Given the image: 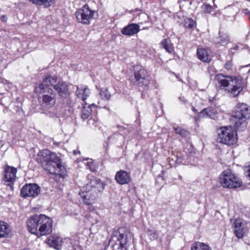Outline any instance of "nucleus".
I'll return each instance as SVG.
<instances>
[{
  "mask_svg": "<svg viewBox=\"0 0 250 250\" xmlns=\"http://www.w3.org/2000/svg\"><path fill=\"white\" fill-rule=\"evenodd\" d=\"M250 116V108L244 103H239L236 105V110L232 115V121L236 129L241 130L246 127L247 119Z\"/></svg>",
  "mask_w": 250,
  "mask_h": 250,
  "instance_id": "5",
  "label": "nucleus"
},
{
  "mask_svg": "<svg viewBox=\"0 0 250 250\" xmlns=\"http://www.w3.org/2000/svg\"><path fill=\"white\" fill-rule=\"evenodd\" d=\"M52 87L58 92L62 98H67L70 95L67 84L56 76H48V105L50 107L56 103V95Z\"/></svg>",
  "mask_w": 250,
  "mask_h": 250,
  "instance_id": "1",
  "label": "nucleus"
},
{
  "mask_svg": "<svg viewBox=\"0 0 250 250\" xmlns=\"http://www.w3.org/2000/svg\"><path fill=\"white\" fill-rule=\"evenodd\" d=\"M85 160H89V158H86Z\"/></svg>",
  "mask_w": 250,
  "mask_h": 250,
  "instance_id": "51",
  "label": "nucleus"
},
{
  "mask_svg": "<svg viewBox=\"0 0 250 250\" xmlns=\"http://www.w3.org/2000/svg\"><path fill=\"white\" fill-rule=\"evenodd\" d=\"M17 168L6 165L3 167L2 182L7 186L12 185L16 180Z\"/></svg>",
  "mask_w": 250,
  "mask_h": 250,
  "instance_id": "12",
  "label": "nucleus"
},
{
  "mask_svg": "<svg viewBox=\"0 0 250 250\" xmlns=\"http://www.w3.org/2000/svg\"><path fill=\"white\" fill-rule=\"evenodd\" d=\"M117 127H121L122 126H120V125H118V126H117Z\"/></svg>",
  "mask_w": 250,
  "mask_h": 250,
  "instance_id": "50",
  "label": "nucleus"
},
{
  "mask_svg": "<svg viewBox=\"0 0 250 250\" xmlns=\"http://www.w3.org/2000/svg\"><path fill=\"white\" fill-rule=\"evenodd\" d=\"M173 157H174V158L169 157L167 159L168 162L170 166V167H172V165L173 164L171 163V161H174V162L177 164H183V161L184 160V158L182 156H178L177 155H174L173 154Z\"/></svg>",
  "mask_w": 250,
  "mask_h": 250,
  "instance_id": "28",
  "label": "nucleus"
},
{
  "mask_svg": "<svg viewBox=\"0 0 250 250\" xmlns=\"http://www.w3.org/2000/svg\"><path fill=\"white\" fill-rule=\"evenodd\" d=\"M192 110L194 112H197V110L194 107H192Z\"/></svg>",
  "mask_w": 250,
  "mask_h": 250,
  "instance_id": "46",
  "label": "nucleus"
},
{
  "mask_svg": "<svg viewBox=\"0 0 250 250\" xmlns=\"http://www.w3.org/2000/svg\"><path fill=\"white\" fill-rule=\"evenodd\" d=\"M232 67V63L230 62H227L225 64V68L227 70H230Z\"/></svg>",
  "mask_w": 250,
  "mask_h": 250,
  "instance_id": "37",
  "label": "nucleus"
},
{
  "mask_svg": "<svg viewBox=\"0 0 250 250\" xmlns=\"http://www.w3.org/2000/svg\"><path fill=\"white\" fill-rule=\"evenodd\" d=\"M179 179L180 180H182V176H181V175H179Z\"/></svg>",
  "mask_w": 250,
  "mask_h": 250,
  "instance_id": "48",
  "label": "nucleus"
},
{
  "mask_svg": "<svg viewBox=\"0 0 250 250\" xmlns=\"http://www.w3.org/2000/svg\"><path fill=\"white\" fill-rule=\"evenodd\" d=\"M132 234L129 231L125 228H120L119 229V235L113 236L112 240L116 239V244L115 246L119 244L120 247L122 248L128 247V243L131 240Z\"/></svg>",
  "mask_w": 250,
  "mask_h": 250,
  "instance_id": "11",
  "label": "nucleus"
},
{
  "mask_svg": "<svg viewBox=\"0 0 250 250\" xmlns=\"http://www.w3.org/2000/svg\"><path fill=\"white\" fill-rule=\"evenodd\" d=\"M174 131L177 134L180 135L182 137H186L189 134V132L180 127H177L174 128Z\"/></svg>",
  "mask_w": 250,
  "mask_h": 250,
  "instance_id": "30",
  "label": "nucleus"
},
{
  "mask_svg": "<svg viewBox=\"0 0 250 250\" xmlns=\"http://www.w3.org/2000/svg\"><path fill=\"white\" fill-rule=\"evenodd\" d=\"M99 95L101 99L105 101H109L111 97V94L107 88L100 89Z\"/></svg>",
  "mask_w": 250,
  "mask_h": 250,
  "instance_id": "27",
  "label": "nucleus"
},
{
  "mask_svg": "<svg viewBox=\"0 0 250 250\" xmlns=\"http://www.w3.org/2000/svg\"><path fill=\"white\" fill-rule=\"evenodd\" d=\"M82 104L83 108L81 117L83 120H84L88 119L92 111V108H95L96 105L94 104H88L86 102H83Z\"/></svg>",
  "mask_w": 250,
  "mask_h": 250,
  "instance_id": "20",
  "label": "nucleus"
},
{
  "mask_svg": "<svg viewBox=\"0 0 250 250\" xmlns=\"http://www.w3.org/2000/svg\"><path fill=\"white\" fill-rule=\"evenodd\" d=\"M213 69V67H209V68H208L209 70L210 69Z\"/></svg>",
  "mask_w": 250,
  "mask_h": 250,
  "instance_id": "49",
  "label": "nucleus"
},
{
  "mask_svg": "<svg viewBox=\"0 0 250 250\" xmlns=\"http://www.w3.org/2000/svg\"><path fill=\"white\" fill-rule=\"evenodd\" d=\"M185 26L186 28H192L195 26V22L191 19H188L185 21Z\"/></svg>",
  "mask_w": 250,
  "mask_h": 250,
  "instance_id": "31",
  "label": "nucleus"
},
{
  "mask_svg": "<svg viewBox=\"0 0 250 250\" xmlns=\"http://www.w3.org/2000/svg\"><path fill=\"white\" fill-rule=\"evenodd\" d=\"M63 99V104H66L68 106H71L72 101L70 97V96H68L67 98H62Z\"/></svg>",
  "mask_w": 250,
  "mask_h": 250,
  "instance_id": "32",
  "label": "nucleus"
},
{
  "mask_svg": "<svg viewBox=\"0 0 250 250\" xmlns=\"http://www.w3.org/2000/svg\"><path fill=\"white\" fill-rule=\"evenodd\" d=\"M40 192V187L36 184H29L24 185L21 190V197L26 198L27 197H35L39 195Z\"/></svg>",
  "mask_w": 250,
  "mask_h": 250,
  "instance_id": "13",
  "label": "nucleus"
},
{
  "mask_svg": "<svg viewBox=\"0 0 250 250\" xmlns=\"http://www.w3.org/2000/svg\"><path fill=\"white\" fill-rule=\"evenodd\" d=\"M238 46H237V45H236V46H235L233 47V49H234V50H237V49H238Z\"/></svg>",
  "mask_w": 250,
  "mask_h": 250,
  "instance_id": "47",
  "label": "nucleus"
},
{
  "mask_svg": "<svg viewBox=\"0 0 250 250\" xmlns=\"http://www.w3.org/2000/svg\"><path fill=\"white\" fill-rule=\"evenodd\" d=\"M161 46L168 53H172L174 51V47L170 40L165 39L161 42Z\"/></svg>",
  "mask_w": 250,
  "mask_h": 250,
  "instance_id": "24",
  "label": "nucleus"
},
{
  "mask_svg": "<svg viewBox=\"0 0 250 250\" xmlns=\"http://www.w3.org/2000/svg\"><path fill=\"white\" fill-rule=\"evenodd\" d=\"M54 0H48V7L54 3Z\"/></svg>",
  "mask_w": 250,
  "mask_h": 250,
  "instance_id": "41",
  "label": "nucleus"
},
{
  "mask_svg": "<svg viewBox=\"0 0 250 250\" xmlns=\"http://www.w3.org/2000/svg\"><path fill=\"white\" fill-rule=\"evenodd\" d=\"M238 137L236 130L231 126H223L217 129V141L228 146L236 144Z\"/></svg>",
  "mask_w": 250,
  "mask_h": 250,
  "instance_id": "6",
  "label": "nucleus"
},
{
  "mask_svg": "<svg viewBox=\"0 0 250 250\" xmlns=\"http://www.w3.org/2000/svg\"><path fill=\"white\" fill-rule=\"evenodd\" d=\"M191 249V250H211L208 245L200 242L194 243Z\"/></svg>",
  "mask_w": 250,
  "mask_h": 250,
  "instance_id": "25",
  "label": "nucleus"
},
{
  "mask_svg": "<svg viewBox=\"0 0 250 250\" xmlns=\"http://www.w3.org/2000/svg\"><path fill=\"white\" fill-rule=\"evenodd\" d=\"M86 167L88 168H89L91 171H95V167L93 165V162L91 161L89 162H88L86 163Z\"/></svg>",
  "mask_w": 250,
  "mask_h": 250,
  "instance_id": "35",
  "label": "nucleus"
},
{
  "mask_svg": "<svg viewBox=\"0 0 250 250\" xmlns=\"http://www.w3.org/2000/svg\"><path fill=\"white\" fill-rule=\"evenodd\" d=\"M213 109L211 108L204 109L198 114L197 117H194V121L197 123L200 118L203 117H209L211 118L212 115L214 114Z\"/></svg>",
  "mask_w": 250,
  "mask_h": 250,
  "instance_id": "23",
  "label": "nucleus"
},
{
  "mask_svg": "<svg viewBox=\"0 0 250 250\" xmlns=\"http://www.w3.org/2000/svg\"><path fill=\"white\" fill-rule=\"evenodd\" d=\"M88 209L90 210V211H92L94 209V207H92V206H91V207H89V208H88Z\"/></svg>",
  "mask_w": 250,
  "mask_h": 250,
  "instance_id": "45",
  "label": "nucleus"
},
{
  "mask_svg": "<svg viewBox=\"0 0 250 250\" xmlns=\"http://www.w3.org/2000/svg\"><path fill=\"white\" fill-rule=\"evenodd\" d=\"M66 240V239H63L59 236L54 234L48 238V245L57 250H60L63 241Z\"/></svg>",
  "mask_w": 250,
  "mask_h": 250,
  "instance_id": "15",
  "label": "nucleus"
},
{
  "mask_svg": "<svg viewBox=\"0 0 250 250\" xmlns=\"http://www.w3.org/2000/svg\"><path fill=\"white\" fill-rule=\"evenodd\" d=\"M140 26L136 23H131L124 27L121 33L125 36H131L140 31Z\"/></svg>",
  "mask_w": 250,
  "mask_h": 250,
  "instance_id": "16",
  "label": "nucleus"
},
{
  "mask_svg": "<svg viewBox=\"0 0 250 250\" xmlns=\"http://www.w3.org/2000/svg\"><path fill=\"white\" fill-rule=\"evenodd\" d=\"M245 175L250 179V166L246 168L245 172Z\"/></svg>",
  "mask_w": 250,
  "mask_h": 250,
  "instance_id": "38",
  "label": "nucleus"
},
{
  "mask_svg": "<svg viewBox=\"0 0 250 250\" xmlns=\"http://www.w3.org/2000/svg\"><path fill=\"white\" fill-rule=\"evenodd\" d=\"M229 40V36L226 34H224L220 36V38L214 39V42L215 43H220L222 45H225L226 44H227Z\"/></svg>",
  "mask_w": 250,
  "mask_h": 250,
  "instance_id": "29",
  "label": "nucleus"
},
{
  "mask_svg": "<svg viewBox=\"0 0 250 250\" xmlns=\"http://www.w3.org/2000/svg\"><path fill=\"white\" fill-rule=\"evenodd\" d=\"M115 179L118 184L122 185L128 184L131 180L130 173L124 170L117 171Z\"/></svg>",
  "mask_w": 250,
  "mask_h": 250,
  "instance_id": "14",
  "label": "nucleus"
},
{
  "mask_svg": "<svg viewBox=\"0 0 250 250\" xmlns=\"http://www.w3.org/2000/svg\"><path fill=\"white\" fill-rule=\"evenodd\" d=\"M139 16H141L142 17L144 18H146V19H148V16L145 14V13H141L139 15Z\"/></svg>",
  "mask_w": 250,
  "mask_h": 250,
  "instance_id": "40",
  "label": "nucleus"
},
{
  "mask_svg": "<svg viewBox=\"0 0 250 250\" xmlns=\"http://www.w3.org/2000/svg\"><path fill=\"white\" fill-rule=\"evenodd\" d=\"M202 9L205 12L209 13L212 11V7L208 4H205L203 5Z\"/></svg>",
  "mask_w": 250,
  "mask_h": 250,
  "instance_id": "34",
  "label": "nucleus"
},
{
  "mask_svg": "<svg viewBox=\"0 0 250 250\" xmlns=\"http://www.w3.org/2000/svg\"><path fill=\"white\" fill-rule=\"evenodd\" d=\"M77 21L83 24H89L92 20L98 16L96 11L90 9L86 4L75 13Z\"/></svg>",
  "mask_w": 250,
  "mask_h": 250,
  "instance_id": "9",
  "label": "nucleus"
},
{
  "mask_svg": "<svg viewBox=\"0 0 250 250\" xmlns=\"http://www.w3.org/2000/svg\"><path fill=\"white\" fill-rule=\"evenodd\" d=\"M234 233L238 238H242L246 233V229L242 226L240 219H237L234 224Z\"/></svg>",
  "mask_w": 250,
  "mask_h": 250,
  "instance_id": "18",
  "label": "nucleus"
},
{
  "mask_svg": "<svg viewBox=\"0 0 250 250\" xmlns=\"http://www.w3.org/2000/svg\"><path fill=\"white\" fill-rule=\"evenodd\" d=\"M150 232H151L150 234L151 235V238L153 239H156L157 238V235L155 231H149Z\"/></svg>",
  "mask_w": 250,
  "mask_h": 250,
  "instance_id": "39",
  "label": "nucleus"
},
{
  "mask_svg": "<svg viewBox=\"0 0 250 250\" xmlns=\"http://www.w3.org/2000/svg\"><path fill=\"white\" fill-rule=\"evenodd\" d=\"M32 3L38 5H42L47 2V0H29Z\"/></svg>",
  "mask_w": 250,
  "mask_h": 250,
  "instance_id": "33",
  "label": "nucleus"
},
{
  "mask_svg": "<svg viewBox=\"0 0 250 250\" xmlns=\"http://www.w3.org/2000/svg\"><path fill=\"white\" fill-rule=\"evenodd\" d=\"M47 219H48V226H49V227L50 228H49L48 227V233H49L52 232L53 221H52V219L49 218V217H48Z\"/></svg>",
  "mask_w": 250,
  "mask_h": 250,
  "instance_id": "36",
  "label": "nucleus"
},
{
  "mask_svg": "<svg viewBox=\"0 0 250 250\" xmlns=\"http://www.w3.org/2000/svg\"><path fill=\"white\" fill-rule=\"evenodd\" d=\"M76 92L77 97L81 99L83 102H85V100L90 95V91L86 86L82 85L77 87Z\"/></svg>",
  "mask_w": 250,
  "mask_h": 250,
  "instance_id": "19",
  "label": "nucleus"
},
{
  "mask_svg": "<svg viewBox=\"0 0 250 250\" xmlns=\"http://www.w3.org/2000/svg\"><path fill=\"white\" fill-rule=\"evenodd\" d=\"M53 144L56 146H59L60 144V142H53Z\"/></svg>",
  "mask_w": 250,
  "mask_h": 250,
  "instance_id": "44",
  "label": "nucleus"
},
{
  "mask_svg": "<svg viewBox=\"0 0 250 250\" xmlns=\"http://www.w3.org/2000/svg\"><path fill=\"white\" fill-rule=\"evenodd\" d=\"M197 55L198 58L204 62H207L211 61V58L207 50L205 49L198 48L197 49Z\"/></svg>",
  "mask_w": 250,
  "mask_h": 250,
  "instance_id": "21",
  "label": "nucleus"
},
{
  "mask_svg": "<svg viewBox=\"0 0 250 250\" xmlns=\"http://www.w3.org/2000/svg\"><path fill=\"white\" fill-rule=\"evenodd\" d=\"M48 157V172L49 174L55 175L54 179L58 181L59 178H63L66 174V169L61 164L59 157L55 153L50 152Z\"/></svg>",
  "mask_w": 250,
  "mask_h": 250,
  "instance_id": "7",
  "label": "nucleus"
},
{
  "mask_svg": "<svg viewBox=\"0 0 250 250\" xmlns=\"http://www.w3.org/2000/svg\"><path fill=\"white\" fill-rule=\"evenodd\" d=\"M47 86L45 84L42 83L40 84L39 87L37 89L38 92H39V100L42 99L43 104H46L47 103V96L45 94L46 89Z\"/></svg>",
  "mask_w": 250,
  "mask_h": 250,
  "instance_id": "22",
  "label": "nucleus"
},
{
  "mask_svg": "<svg viewBox=\"0 0 250 250\" xmlns=\"http://www.w3.org/2000/svg\"><path fill=\"white\" fill-rule=\"evenodd\" d=\"M135 84L144 89L148 88L149 82V75L147 70L143 66L136 65L134 67Z\"/></svg>",
  "mask_w": 250,
  "mask_h": 250,
  "instance_id": "10",
  "label": "nucleus"
},
{
  "mask_svg": "<svg viewBox=\"0 0 250 250\" xmlns=\"http://www.w3.org/2000/svg\"><path fill=\"white\" fill-rule=\"evenodd\" d=\"M46 79H47V78H45L44 79V81H45Z\"/></svg>",
  "mask_w": 250,
  "mask_h": 250,
  "instance_id": "52",
  "label": "nucleus"
},
{
  "mask_svg": "<svg viewBox=\"0 0 250 250\" xmlns=\"http://www.w3.org/2000/svg\"><path fill=\"white\" fill-rule=\"evenodd\" d=\"M104 189V185L100 179L93 178L84 187L80 195L85 204L89 205L95 203L98 193Z\"/></svg>",
  "mask_w": 250,
  "mask_h": 250,
  "instance_id": "3",
  "label": "nucleus"
},
{
  "mask_svg": "<svg viewBox=\"0 0 250 250\" xmlns=\"http://www.w3.org/2000/svg\"><path fill=\"white\" fill-rule=\"evenodd\" d=\"M1 20L2 21L4 22L6 21L7 18L5 16H2L1 17Z\"/></svg>",
  "mask_w": 250,
  "mask_h": 250,
  "instance_id": "42",
  "label": "nucleus"
},
{
  "mask_svg": "<svg viewBox=\"0 0 250 250\" xmlns=\"http://www.w3.org/2000/svg\"><path fill=\"white\" fill-rule=\"evenodd\" d=\"M219 183L225 188H236L240 187L242 182L230 169H227L222 172L219 176Z\"/></svg>",
  "mask_w": 250,
  "mask_h": 250,
  "instance_id": "8",
  "label": "nucleus"
},
{
  "mask_svg": "<svg viewBox=\"0 0 250 250\" xmlns=\"http://www.w3.org/2000/svg\"><path fill=\"white\" fill-rule=\"evenodd\" d=\"M215 81L217 86L227 91L230 96L233 97L238 96L243 89L242 81L235 77L217 74L215 77Z\"/></svg>",
  "mask_w": 250,
  "mask_h": 250,
  "instance_id": "2",
  "label": "nucleus"
},
{
  "mask_svg": "<svg viewBox=\"0 0 250 250\" xmlns=\"http://www.w3.org/2000/svg\"><path fill=\"white\" fill-rule=\"evenodd\" d=\"M47 154H46L43 152H41L38 154L37 156V161L38 163H40L43 168L46 170L47 167V159L46 158V156Z\"/></svg>",
  "mask_w": 250,
  "mask_h": 250,
  "instance_id": "26",
  "label": "nucleus"
},
{
  "mask_svg": "<svg viewBox=\"0 0 250 250\" xmlns=\"http://www.w3.org/2000/svg\"><path fill=\"white\" fill-rule=\"evenodd\" d=\"M12 236L11 227L7 223L0 221V238L11 237Z\"/></svg>",
  "mask_w": 250,
  "mask_h": 250,
  "instance_id": "17",
  "label": "nucleus"
},
{
  "mask_svg": "<svg viewBox=\"0 0 250 250\" xmlns=\"http://www.w3.org/2000/svg\"><path fill=\"white\" fill-rule=\"evenodd\" d=\"M80 151H77V150H74L73 151V154L74 155H77V154H80Z\"/></svg>",
  "mask_w": 250,
  "mask_h": 250,
  "instance_id": "43",
  "label": "nucleus"
},
{
  "mask_svg": "<svg viewBox=\"0 0 250 250\" xmlns=\"http://www.w3.org/2000/svg\"><path fill=\"white\" fill-rule=\"evenodd\" d=\"M26 224L28 230L32 234L38 236L47 234V216L44 214L30 217Z\"/></svg>",
  "mask_w": 250,
  "mask_h": 250,
  "instance_id": "4",
  "label": "nucleus"
}]
</instances>
